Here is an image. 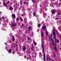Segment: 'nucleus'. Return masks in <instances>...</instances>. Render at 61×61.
Masks as SVG:
<instances>
[{
	"label": "nucleus",
	"mask_w": 61,
	"mask_h": 61,
	"mask_svg": "<svg viewBox=\"0 0 61 61\" xmlns=\"http://www.w3.org/2000/svg\"><path fill=\"white\" fill-rule=\"evenodd\" d=\"M49 41H51V38L50 37V36H49Z\"/></svg>",
	"instance_id": "15"
},
{
	"label": "nucleus",
	"mask_w": 61,
	"mask_h": 61,
	"mask_svg": "<svg viewBox=\"0 0 61 61\" xmlns=\"http://www.w3.org/2000/svg\"><path fill=\"white\" fill-rule=\"evenodd\" d=\"M11 28H13V27H15L16 26V25H15L13 24V23H12L11 25Z\"/></svg>",
	"instance_id": "2"
},
{
	"label": "nucleus",
	"mask_w": 61,
	"mask_h": 61,
	"mask_svg": "<svg viewBox=\"0 0 61 61\" xmlns=\"http://www.w3.org/2000/svg\"><path fill=\"white\" fill-rule=\"evenodd\" d=\"M46 13H44V14H43V16L44 17H45L46 16Z\"/></svg>",
	"instance_id": "10"
},
{
	"label": "nucleus",
	"mask_w": 61,
	"mask_h": 61,
	"mask_svg": "<svg viewBox=\"0 0 61 61\" xmlns=\"http://www.w3.org/2000/svg\"><path fill=\"white\" fill-rule=\"evenodd\" d=\"M53 35L54 36V38L55 39V42L54 43V46L55 47H56V42H57L58 43L59 42V40L57 39V40H56V33L55 32H53Z\"/></svg>",
	"instance_id": "1"
},
{
	"label": "nucleus",
	"mask_w": 61,
	"mask_h": 61,
	"mask_svg": "<svg viewBox=\"0 0 61 61\" xmlns=\"http://www.w3.org/2000/svg\"><path fill=\"white\" fill-rule=\"evenodd\" d=\"M2 12H0V14H1V13H2Z\"/></svg>",
	"instance_id": "45"
},
{
	"label": "nucleus",
	"mask_w": 61,
	"mask_h": 61,
	"mask_svg": "<svg viewBox=\"0 0 61 61\" xmlns=\"http://www.w3.org/2000/svg\"><path fill=\"white\" fill-rule=\"evenodd\" d=\"M43 25H44V24H43Z\"/></svg>",
	"instance_id": "61"
},
{
	"label": "nucleus",
	"mask_w": 61,
	"mask_h": 61,
	"mask_svg": "<svg viewBox=\"0 0 61 61\" xmlns=\"http://www.w3.org/2000/svg\"><path fill=\"white\" fill-rule=\"evenodd\" d=\"M28 40H29V39H29V37H28Z\"/></svg>",
	"instance_id": "37"
},
{
	"label": "nucleus",
	"mask_w": 61,
	"mask_h": 61,
	"mask_svg": "<svg viewBox=\"0 0 61 61\" xmlns=\"http://www.w3.org/2000/svg\"><path fill=\"white\" fill-rule=\"evenodd\" d=\"M5 45H6V43H5Z\"/></svg>",
	"instance_id": "52"
},
{
	"label": "nucleus",
	"mask_w": 61,
	"mask_h": 61,
	"mask_svg": "<svg viewBox=\"0 0 61 61\" xmlns=\"http://www.w3.org/2000/svg\"><path fill=\"white\" fill-rule=\"evenodd\" d=\"M52 45L53 46H54V41H52Z\"/></svg>",
	"instance_id": "27"
},
{
	"label": "nucleus",
	"mask_w": 61,
	"mask_h": 61,
	"mask_svg": "<svg viewBox=\"0 0 61 61\" xmlns=\"http://www.w3.org/2000/svg\"><path fill=\"white\" fill-rule=\"evenodd\" d=\"M54 48H53V49H54Z\"/></svg>",
	"instance_id": "58"
},
{
	"label": "nucleus",
	"mask_w": 61,
	"mask_h": 61,
	"mask_svg": "<svg viewBox=\"0 0 61 61\" xmlns=\"http://www.w3.org/2000/svg\"><path fill=\"white\" fill-rule=\"evenodd\" d=\"M0 4H1V2H0Z\"/></svg>",
	"instance_id": "59"
},
{
	"label": "nucleus",
	"mask_w": 61,
	"mask_h": 61,
	"mask_svg": "<svg viewBox=\"0 0 61 61\" xmlns=\"http://www.w3.org/2000/svg\"><path fill=\"white\" fill-rule=\"evenodd\" d=\"M24 58L25 59H26V56L25 55L24 56Z\"/></svg>",
	"instance_id": "24"
},
{
	"label": "nucleus",
	"mask_w": 61,
	"mask_h": 61,
	"mask_svg": "<svg viewBox=\"0 0 61 61\" xmlns=\"http://www.w3.org/2000/svg\"><path fill=\"white\" fill-rule=\"evenodd\" d=\"M42 28L43 29H44L45 30V31L46 30V26H43Z\"/></svg>",
	"instance_id": "7"
},
{
	"label": "nucleus",
	"mask_w": 61,
	"mask_h": 61,
	"mask_svg": "<svg viewBox=\"0 0 61 61\" xmlns=\"http://www.w3.org/2000/svg\"><path fill=\"white\" fill-rule=\"evenodd\" d=\"M53 56H54V57H55V54L54 53H53Z\"/></svg>",
	"instance_id": "23"
},
{
	"label": "nucleus",
	"mask_w": 61,
	"mask_h": 61,
	"mask_svg": "<svg viewBox=\"0 0 61 61\" xmlns=\"http://www.w3.org/2000/svg\"><path fill=\"white\" fill-rule=\"evenodd\" d=\"M0 24H1V21H0Z\"/></svg>",
	"instance_id": "44"
},
{
	"label": "nucleus",
	"mask_w": 61,
	"mask_h": 61,
	"mask_svg": "<svg viewBox=\"0 0 61 61\" xmlns=\"http://www.w3.org/2000/svg\"><path fill=\"white\" fill-rule=\"evenodd\" d=\"M45 9V10H46V7H45L44 8V9Z\"/></svg>",
	"instance_id": "31"
},
{
	"label": "nucleus",
	"mask_w": 61,
	"mask_h": 61,
	"mask_svg": "<svg viewBox=\"0 0 61 61\" xmlns=\"http://www.w3.org/2000/svg\"><path fill=\"white\" fill-rule=\"evenodd\" d=\"M40 25H41V24H39L38 25V26H40Z\"/></svg>",
	"instance_id": "25"
},
{
	"label": "nucleus",
	"mask_w": 61,
	"mask_h": 61,
	"mask_svg": "<svg viewBox=\"0 0 61 61\" xmlns=\"http://www.w3.org/2000/svg\"><path fill=\"white\" fill-rule=\"evenodd\" d=\"M33 14L34 15V16H36V14L35 12H33Z\"/></svg>",
	"instance_id": "11"
},
{
	"label": "nucleus",
	"mask_w": 61,
	"mask_h": 61,
	"mask_svg": "<svg viewBox=\"0 0 61 61\" xmlns=\"http://www.w3.org/2000/svg\"><path fill=\"white\" fill-rule=\"evenodd\" d=\"M52 61H54V60H52Z\"/></svg>",
	"instance_id": "57"
},
{
	"label": "nucleus",
	"mask_w": 61,
	"mask_h": 61,
	"mask_svg": "<svg viewBox=\"0 0 61 61\" xmlns=\"http://www.w3.org/2000/svg\"><path fill=\"white\" fill-rule=\"evenodd\" d=\"M3 5H5V6H7V5H5V4L3 3Z\"/></svg>",
	"instance_id": "22"
},
{
	"label": "nucleus",
	"mask_w": 61,
	"mask_h": 61,
	"mask_svg": "<svg viewBox=\"0 0 61 61\" xmlns=\"http://www.w3.org/2000/svg\"><path fill=\"white\" fill-rule=\"evenodd\" d=\"M29 57L30 59L31 60H32V59H33V58H32V57H31V56H30V55H29Z\"/></svg>",
	"instance_id": "6"
},
{
	"label": "nucleus",
	"mask_w": 61,
	"mask_h": 61,
	"mask_svg": "<svg viewBox=\"0 0 61 61\" xmlns=\"http://www.w3.org/2000/svg\"><path fill=\"white\" fill-rule=\"evenodd\" d=\"M14 53H15V52H12V54H14Z\"/></svg>",
	"instance_id": "43"
},
{
	"label": "nucleus",
	"mask_w": 61,
	"mask_h": 61,
	"mask_svg": "<svg viewBox=\"0 0 61 61\" xmlns=\"http://www.w3.org/2000/svg\"><path fill=\"white\" fill-rule=\"evenodd\" d=\"M32 28V27L31 26H30L28 28L29 29H31Z\"/></svg>",
	"instance_id": "14"
},
{
	"label": "nucleus",
	"mask_w": 61,
	"mask_h": 61,
	"mask_svg": "<svg viewBox=\"0 0 61 61\" xmlns=\"http://www.w3.org/2000/svg\"><path fill=\"white\" fill-rule=\"evenodd\" d=\"M24 4H25V3H26V2H24Z\"/></svg>",
	"instance_id": "48"
},
{
	"label": "nucleus",
	"mask_w": 61,
	"mask_h": 61,
	"mask_svg": "<svg viewBox=\"0 0 61 61\" xmlns=\"http://www.w3.org/2000/svg\"><path fill=\"white\" fill-rule=\"evenodd\" d=\"M24 16V14H23L22 15V16Z\"/></svg>",
	"instance_id": "34"
},
{
	"label": "nucleus",
	"mask_w": 61,
	"mask_h": 61,
	"mask_svg": "<svg viewBox=\"0 0 61 61\" xmlns=\"http://www.w3.org/2000/svg\"><path fill=\"white\" fill-rule=\"evenodd\" d=\"M4 26H6V24H5L4 25Z\"/></svg>",
	"instance_id": "42"
},
{
	"label": "nucleus",
	"mask_w": 61,
	"mask_h": 61,
	"mask_svg": "<svg viewBox=\"0 0 61 61\" xmlns=\"http://www.w3.org/2000/svg\"><path fill=\"white\" fill-rule=\"evenodd\" d=\"M60 37H61V36H60Z\"/></svg>",
	"instance_id": "60"
},
{
	"label": "nucleus",
	"mask_w": 61,
	"mask_h": 61,
	"mask_svg": "<svg viewBox=\"0 0 61 61\" xmlns=\"http://www.w3.org/2000/svg\"><path fill=\"white\" fill-rule=\"evenodd\" d=\"M49 60H51V59H50V58H49Z\"/></svg>",
	"instance_id": "50"
},
{
	"label": "nucleus",
	"mask_w": 61,
	"mask_h": 61,
	"mask_svg": "<svg viewBox=\"0 0 61 61\" xmlns=\"http://www.w3.org/2000/svg\"><path fill=\"white\" fill-rule=\"evenodd\" d=\"M13 31H14V29H13Z\"/></svg>",
	"instance_id": "54"
},
{
	"label": "nucleus",
	"mask_w": 61,
	"mask_h": 61,
	"mask_svg": "<svg viewBox=\"0 0 61 61\" xmlns=\"http://www.w3.org/2000/svg\"><path fill=\"white\" fill-rule=\"evenodd\" d=\"M42 47L43 50V52L44 53V46H43V43H42Z\"/></svg>",
	"instance_id": "5"
},
{
	"label": "nucleus",
	"mask_w": 61,
	"mask_h": 61,
	"mask_svg": "<svg viewBox=\"0 0 61 61\" xmlns=\"http://www.w3.org/2000/svg\"><path fill=\"white\" fill-rule=\"evenodd\" d=\"M51 37H52V33L51 34Z\"/></svg>",
	"instance_id": "40"
},
{
	"label": "nucleus",
	"mask_w": 61,
	"mask_h": 61,
	"mask_svg": "<svg viewBox=\"0 0 61 61\" xmlns=\"http://www.w3.org/2000/svg\"><path fill=\"white\" fill-rule=\"evenodd\" d=\"M59 1H61V0H59Z\"/></svg>",
	"instance_id": "56"
},
{
	"label": "nucleus",
	"mask_w": 61,
	"mask_h": 61,
	"mask_svg": "<svg viewBox=\"0 0 61 61\" xmlns=\"http://www.w3.org/2000/svg\"><path fill=\"white\" fill-rule=\"evenodd\" d=\"M45 59H46V58H44L43 59V60H44V61H45Z\"/></svg>",
	"instance_id": "32"
},
{
	"label": "nucleus",
	"mask_w": 61,
	"mask_h": 61,
	"mask_svg": "<svg viewBox=\"0 0 61 61\" xmlns=\"http://www.w3.org/2000/svg\"><path fill=\"white\" fill-rule=\"evenodd\" d=\"M1 19H2V18Z\"/></svg>",
	"instance_id": "62"
},
{
	"label": "nucleus",
	"mask_w": 61,
	"mask_h": 61,
	"mask_svg": "<svg viewBox=\"0 0 61 61\" xmlns=\"http://www.w3.org/2000/svg\"><path fill=\"white\" fill-rule=\"evenodd\" d=\"M27 59L28 60V59H29V58H28V57H27Z\"/></svg>",
	"instance_id": "47"
},
{
	"label": "nucleus",
	"mask_w": 61,
	"mask_h": 61,
	"mask_svg": "<svg viewBox=\"0 0 61 61\" xmlns=\"http://www.w3.org/2000/svg\"><path fill=\"white\" fill-rule=\"evenodd\" d=\"M10 3V1H8V2L6 3L7 4H8V3Z\"/></svg>",
	"instance_id": "28"
},
{
	"label": "nucleus",
	"mask_w": 61,
	"mask_h": 61,
	"mask_svg": "<svg viewBox=\"0 0 61 61\" xmlns=\"http://www.w3.org/2000/svg\"><path fill=\"white\" fill-rule=\"evenodd\" d=\"M8 52L9 54H11V52H12V49H10L9 50V51H8Z\"/></svg>",
	"instance_id": "3"
},
{
	"label": "nucleus",
	"mask_w": 61,
	"mask_h": 61,
	"mask_svg": "<svg viewBox=\"0 0 61 61\" xmlns=\"http://www.w3.org/2000/svg\"><path fill=\"white\" fill-rule=\"evenodd\" d=\"M51 41H53V39H51Z\"/></svg>",
	"instance_id": "49"
},
{
	"label": "nucleus",
	"mask_w": 61,
	"mask_h": 61,
	"mask_svg": "<svg viewBox=\"0 0 61 61\" xmlns=\"http://www.w3.org/2000/svg\"><path fill=\"white\" fill-rule=\"evenodd\" d=\"M12 35V33H10V36H11Z\"/></svg>",
	"instance_id": "29"
},
{
	"label": "nucleus",
	"mask_w": 61,
	"mask_h": 61,
	"mask_svg": "<svg viewBox=\"0 0 61 61\" xmlns=\"http://www.w3.org/2000/svg\"><path fill=\"white\" fill-rule=\"evenodd\" d=\"M25 49H26V48L25 47L23 48V50L24 51H25Z\"/></svg>",
	"instance_id": "12"
},
{
	"label": "nucleus",
	"mask_w": 61,
	"mask_h": 61,
	"mask_svg": "<svg viewBox=\"0 0 61 61\" xmlns=\"http://www.w3.org/2000/svg\"><path fill=\"white\" fill-rule=\"evenodd\" d=\"M20 21H21V22H23V19L21 18H20Z\"/></svg>",
	"instance_id": "17"
},
{
	"label": "nucleus",
	"mask_w": 61,
	"mask_h": 61,
	"mask_svg": "<svg viewBox=\"0 0 61 61\" xmlns=\"http://www.w3.org/2000/svg\"><path fill=\"white\" fill-rule=\"evenodd\" d=\"M41 37H42L43 38L44 37V35H43V32L41 33Z\"/></svg>",
	"instance_id": "8"
},
{
	"label": "nucleus",
	"mask_w": 61,
	"mask_h": 61,
	"mask_svg": "<svg viewBox=\"0 0 61 61\" xmlns=\"http://www.w3.org/2000/svg\"><path fill=\"white\" fill-rule=\"evenodd\" d=\"M32 2H33V3H34V0H32Z\"/></svg>",
	"instance_id": "30"
},
{
	"label": "nucleus",
	"mask_w": 61,
	"mask_h": 61,
	"mask_svg": "<svg viewBox=\"0 0 61 61\" xmlns=\"http://www.w3.org/2000/svg\"><path fill=\"white\" fill-rule=\"evenodd\" d=\"M57 14L58 15H59V13H58Z\"/></svg>",
	"instance_id": "51"
},
{
	"label": "nucleus",
	"mask_w": 61,
	"mask_h": 61,
	"mask_svg": "<svg viewBox=\"0 0 61 61\" xmlns=\"http://www.w3.org/2000/svg\"><path fill=\"white\" fill-rule=\"evenodd\" d=\"M54 48L56 51H57V49L56 48V47H55Z\"/></svg>",
	"instance_id": "18"
},
{
	"label": "nucleus",
	"mask_w": 61,
	"mask_h": 61,
	"mask_svg": "<svg viewBox=\"0 0 61 61\" xmlns=\"http://www.w3.org/2000/svg\"><path fill=\"white\" fill-rule=\"evenodd\" d=\"M44 58H46V54H45V53L44 54Z\"/></svg>",
	"instance_id": "20"
},
{
	"label": "nucleus",
	"mask_w": 61,
	"mask_h": 61,
	"mask_svg": "<svg viewBox=\"0 0 61 61\" xmlns=\"http://www.w3.org/2000/svg\"><path fill=\"white\" fill-rule=\"evenodd\" d=\"M16 20L17 21V20H19V19H18V18H17L16 19Z\"/></svg>",
	"instance_id": "26"
},
{
	"label": "nucleus",
	"mask_w": 61,
	"mask_h": 61,
	"mask_svg": "<svg viewBox=\"0 0 61 61\" xmlns=\"http://www.w3.org/2000/svg\"><path fill=\"white\" fill-rule=\"evenodd\" d=\"M41 11H42L41 12V13H43V10H41Z\"/></svg>",
	"instance_id": "33"
},
{
	"label": "nucleus",
	"mask_w": 61,
	"mask_h": 61,
	"mask_svg": "<svg viewBox=\"0 0 61 61\" xmlns=\"http://www.w3.org/2000/svg\"><path fill=\"white\" fill-rule=\"evenodd\" d=\"M40 7H42V5H40Z\"/></svg>",
	"instance_id": "38"
},
{
	"label": "nucleus",
	"mask_w": 61,
	"mask_h": 61,
	"mask_svg": "<svg viewBox=\"0 0 61 61\" xmlns=\"http://www.w3.org/2000/svg\"><path fill=\"white\" fill-rule=\"evenodd\" d=\"M12 17L13 18H15V14H12Z\"/></svg>",
	"instance_id": "4"
},
{
	"label": "nucleus",
	"mask_w": 61,
	"mask_h": 61,
	"mask_svg": "<svg viewBox=\"0 0 61 61\" xmlns=\"http://www.w3.org/2000/svg\"><path fill=\"white\" fill-rule=\"evenodd\" d=\"M9 8L11 10H13V8H11V7H10Z\"/></svg>",
	"instance_id": "13"
},
{
	"label": "nucleus",
	"mask_w": 61,
	"mask_h": 61,
	"mask_svg": "<svg viewBox=\"0 0 61 61\" xmlns=\"http://www.w3.org/2000/svg\"><path fill=\"white\" fill-rule=\"evenodd\" d=\"M29 31H30V30H29Z\"/></svg>",
	"instance_id": "53"
},
{
	"label": "nucleus",
	"mask_w": 61,
	"mask_h": 61,
	"mask_svg": "<svg viewBox=\"0 0 61 61\" xmlns=\"http://www.w3.org/2000/svg\"><path fill=\"white\" fill-rule=\"evenodd\" d=\"M53 32H55V30H54V29H53Z\"/></svg>",
	"instance_id": "36"
},
{
	"label": "nucleus",
	"mask_w": 61,
	"mask_h": 61,
	"mask_svg": "<svg viewBox=\"0 0 61 61\" xmlns=\"http://www.w3.org/2000/svg\"><path fill=\"white\" fill-rule=\"evenodd\" d=\"M32 34H33V32L32 33Z\"/></svg>",
	"instance_id": "55"
},
{
	"label": "nucleus",
	"mask_w": 61,
	"mask_h": 61,
	"mask_svg": "<svg viewBox=\"0 0 61 61\" xmlns=\"http://www.w3.org/2000/svg\"><path fill=\"white\" fill-rule=\"evenodd\" d=\"M12 40L13 41H14L15 40V39L14 37H12Z\"/></svg>",
	"instance_id": "9"
},
{
	"label": "nucleus",
	"mask_w": 61,
	"mask_h": 61,
	"mask_svg": "<svg viewBox=\"0 0 61 61\" xmlns=\"http://www.w3.org/2000/svg\"><path fill=\"white\" fill-rule=\"evenodd\" d=\"M55 19H56V20H57V19H58V18H55Z\"/></svg>",
	"instance_id": "39"
},
{
	"label": "nucleus",
	"mask_w": 61,
	"mask_h": 61,
	"mask_svg": "<svg viewBox=\"0 0 61 61\" xmlns=\"http://www.w3.org/2000/svg\"><path fill=\"white\" fill-rule=\"evenodd\" d=\"M56 12V11L54 10L51 12V13L52 14H54V13H55Z\"/></svg>",
	"instance_id": "16"
},
{
	"label": "nucleus",
	"mask_w": 61,
	"mask_h": 61,
	"mask_svg": "<svg viewBox=\"0 0 61 61\" xmlns=\"http://www.w3.org/2000/svg\"><path fill=\"white\" fill-rule=\"evenodd\" d=\"M47 61H49V60H48V58H47Z\"/></svg>",
	"instance_id": "35"
},
{
	"label": "nucleus",
	"mask_w": 61,
	"mask_h": 61,
	"mask_svg": "<svg viewBox=\"0 0 61 61\" xmlns=\"http://www.w3.org/2000/svg\"><path fill=\"white\" fill-rule=\"evenodd\" d=\"M22 26H24V24H22Z\"/></svg>",
	"instance_id": "46"
},
{
	"label": "nucleus",
	"mask_w": 61,
	"mask_h": 61,
	"mask_svg": "<svg viewBox=\"0 0 61 61\" xmlns=\"http://www.w3.org/2000/svg\"><path fill=\"white\" fill-rule=\"evenodd\" d=\"M34 44L35 45H37V43L36 42H34Z\"/></svg>",
	"instance_id": "21"
},
{
	"label": "nucleus",
	"mask_w": 61,
	"mask_h": 61,
	"mask_svg": "<svg viewBox=\"0 0 61 61\" xmlns=\"http://www.w3.org/2000/svg\"><path fill=\"white\" fill-rule=\"evenodd\" d=\"M46 36H47L48 35V32H47V31H46Z\"/></svg>",
	"instance_id": "19"
},
{
	"label": "nucleus",
	"mask_w": 61,
	"mask_h": 61,
	"mask_svg": "<svg viewBox=\"0 0 61 61\" xmlns=\"http://www.w3.org/2000/svg\"><path fill=\"white\" fill-rule=\"evenodd\" d=\"M2 19H4V17H2Z\"/></svg>",
	"instance_id": "41"
}]
</instances>
